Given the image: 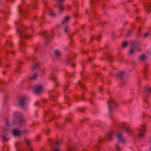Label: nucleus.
Instances as JSON below:
<instances>
[{"label":"nucleus","mask_w":151,"mask_h":151,"mask_svg":"<svg viewBox=\"0 0 151 151\" xmlns=\"http://www.w3.org/2000/svg\"><path fill=\"white\" fill-rule=\"evenodd\" d=\"M13 116L15 119L17 120V122H14L13 124H17L19 125H22L25 122L26 120L24 118L22 114L18 112H15L13 114Z\"/></svg>","instance_id":"nucleus-1"},{"label":"nucleus","mask_w":151,"mask_h":151,"mask_svg":"<svg viewBox=\"0 0 151 151\" xmlns=\"http://www.w3.org/2000/svg\"><path fill=\"white\" fill-rule=\"evenodd\" d=\"M17 31L19 34V37L20 39V41L19 42L20 51L21 52H24V50L25 47V45L24 41V37H22V33L19 30L18 28L17 29Z\"/></svg>","instance_id":"nucleus-2"},{"label":"nucleus","mask_w":151,"mask_h":151,"mask_svg":"<svg viewBox=\"0 0 151 151\" xmlns=\"http://www.w3.org/2000/svg\"><path fill=\"white\" fill-rule=\"evenodd\" d=\"M119 127L121 129H124L126 133L128 134H131L132 131V130L129 128L128 125L126 123L122 122L120 123Z\"/></svg>","instance_id":"nucleus-3"},{"label":"nucleus","mask_w":151,"mask_h":151,"mask_svg":"<svg viewBox=\"0 0 151 151\" xmlns=\"http://www.w3.org/2000/svg\"><path fill=\"white\" fill-rule=\"evenodd\" d=\"M107 103L109 108V113H111L112 111L111 107L114 105L116 106L117 104L116 102H114L113 100L111 99H109V100L107 101Z\"/></svg>","instance_id":"nucleus-4"},{"label":"nucleus","mask_w":151,"mask_h":151,"mask_svg":"<svg viewBox=\"0 0 151 151\" xmlns=\"http://www.w3.org/2000/svg\"><path fill=\"white\" fill-rule=\"evenodd\" d=\"M116 136L118 139V141L121 142L125 144V140L123 137L122 134V132H117L116 134Z\"/></svg>","instance_id":"nucleus-5"},{"label":"nucleus","mask_w":151,"mask_h":151,"mask_svg":"<svg viewBox=\"0 0 151 151\" xmlns=\"http://www.w3.org/2000/svg\"><path fill=\"white\" fill-rule=\"evenodd\" d=\"M35 88L34 92L37 94L40 93L43 90V87L40 85H37L34 87Z\"/></svg>","instance_id":"nucleus-6"},{"label":"nucleus","mask_w":151,"mask_h":151,"mask_svg":"<svg viewBox=\"0 0 151 151\" xmlns=\"http://www.w3.org/2000/svg\"><path fill=\"white\" fill-rule=\"evenodd\" d=\"M136 43L135 42H133L131 44L130 50L129 52V54L130 55L134 54L135 53V49Z\"/></svg>","instance_id":"nucleus-7"},{"label":"nucleus","mask_w":151,"mask_h":151,"mask_svg":"<svg viewBox=\"0 0 151 151\" xmlns=\"http://www.w3.org/2000/svg\"><path fill=\"white\" fill-rule=\"evenodd\" d=\"M26 98L25 97H22L20 98L18 101V104L19 106L20 107H23L26 105V104L25 101L26 100Z\"/></svg>","instance_id":"nucleus-8"},{"label":"nucleus","mask_w":151,"mask_h":151,"mask_svg":"<svg viewBox=\"0 0 151 151\" xmlns=\"http://www.w3.org/2000/svg\"><path fill=\"white\" fill-rule=\"evenodd\" d=\"M42 34L45 38V41L44 42V44L46 45L49 42V40L48 39V37L50 36V35L48 34L47 31L43 32L42 33Z\"/></svg>","instance_id":"nucleus-9"},{"label":"nucleus","mask_w":151,"mask_h":151,"mask_svg":"<svg viewBox=\"0 0 151 151\" xmlns=\"http://www.w3.org/2000/svg\"><path fill=\"white\" fill-rule=\"evenodd\" d=\"M151 3L144 5L145 10L146 12L149 13L151 11Z\"/></svg>","instance_id":"nucleus-10"},{"label":"nucleus","mask_w":151,"mask_h":151,"mask_svg":"<svg viewBox=\"0 0 151 151\" xmlns=\"http://www.w3.org/2000/svg\"><path fill=\"white\" fill-rule=\"evenodd\" d=\"M146 129L144 125H142V129H139L140 132L142 133L139 134L138 136L141 137H144V132Z\"/></svg>","instance_id":"nucleus-11"},{"label":"nucleus","mask_w":151,"mask_h":151,"mask_svg":"<svg viewBox=\"0 0 151 151\" xmlns=\"http://www.w3.org/2000/svg\"><path fill=\"white\" fill-rule=\"evenodd\" d=\"M13 135L14 136H19L22 134V132L19 131L17 129H14L12 131Z\"/></svg>","instance_id":"nucleus-12"},{"label":"nucleus","mask_w":151,"mask_h":151,"mask_svg":"<svg viewBox=\"0 0 151 151\" xmlns=\"http://www.w3.org/2000/svg\"><path fill=\"white\" fill-rule=\"evenodd\" d=\"M146 58L145 55L143 54L139 56L138 60L140 61H144L146 60Z\"/></svg>","instance_id":"nucleus-13"},{"label":"nucleus","mask_w":151,"mask_h":151,"mask_svg":"<svg viewBox=\"0 0 151 151\" xmlns=\"http://www.w3.org/2000/svg\"><path fill=\"white\" fill-rule=\"evenodd\" d=\"M151 91V89L148 87H145L144 89V93L146 96H148L149 94Z\"/></svg>","instance_id":"nucleus-14"},{"label":"nucleus","mask_w":151,"mask_h":151,"mask_svg":"<svg viewBox=\"0 0 151 151\" xmlns=\"http://www.w3.org/2000/svg\"><path fill=\"white\" fill-rule=\"evenodd\" d=\"M124 72L123 71H121L118 74V76H117L116 78L117 79L118 78V77H119L120 79L121 80H122L124 77Z\"/></svg>","instance_id":"nucleus-15"},{"label":"nucleus","mask_w":151,"mask_h":151,"mask_svg":"<svg viewBox=\"0 0 151 151\" xmlns=\"http://www.w3.org/2000/svg\"><path fill=\"white\" fill-rule=\"evenodd\" d=\"M107 136L108 140L110 141H111L113 139V132H108L107 134Z\"/></svg>","instance_id":"nucleus-16"},{"label":"nucleus","mask_w":151,"mask_h":151,"mask_svg":"<svg viewBox=\"0 0 151 151\" xmlns=\"http://www.w3.org/2000/svg\"><path fill=\"white\" fill-rule=\"evenodd\" d=\"M51 80L55 82V85L56 86H57L60 85L59 83L57 82L58 78L55 76H52L51 77Z\"/></svg>","instance_id":"nucleus-17"},{"label":"nucleus","mask_w":151,"mask_h":151,"mask_svg":"<svg viewBox=\"0 0 151 151\" xmlns=\"http://www.w3.org/2000/svg\"><path fill=\"white\" fill-rule=\"evenodd\" d=\"M93 75L95 76L96 79H97L98 77H99L102 80H103V77L102 76V75L101 74L98 73H93Z\"/></svg>","instance_id":"nucleus-18"},{"label":"nucleus","mask_w":151,"mask_h":151,"mask_svg":"<svg viewBox=\"0 0 151 151\" xmlns=\"http://www.w3.org/2000/svg\"><path fill=\"white\" fill-rule=\"evenodd\" d=\"M105 56L107 58V59L108 61L111 62L113 60V57L111 56V55H109L108 54L106 53L105 54Z\"/></svg>","instance_id":"nucleus-19"},{"label":"nucleus","mask_w":151,"mask_h":151,"mask_svg":"<svg viewBox=\"0 0 151 151\" xmlns=\"http://www.w3.org/2000/svg\"><path fill=\"white\" fill-rule=\"evenodd\" d=\"M70 17L68 16H66L64 20L62 21V23L63 24H64L65 23L67 22L70 19Z\"/></svg>","instance_id":"nucleus-20"},{"label":"nucleus","mask_w":151,"mask_h":151,"mask_svg":"<svg viewBox=\"0 0 151 151\" xmlns=\"http://www.w3.org/2000/svg\"><path fill=\"white\" fill-rule=\"evenodd\" d=\"M7 135V134H1V138L2 139V140L4 141H8L9 139L8 138H6V137Z\"/></svg>","instance_id":"nucleus-21"},{"label":"nucleus","mask_w":151,"mask_h":151,"mask_svg":"<svg viewBox=\"0 0 151 151\" xmlns=\"http://www.w3.org/2000/svg\"><path fill=\"white\" fill-rule=\"evenodd\" d=\"M62 140H60L59 141H56L55 142V145L56 146H55V145H53L52 146V148H55V147H58L59 145V144L62 143Z\"/></svg>","instance_id":"nucleus-22"},{"label":"nucleus","mask_w":151,"mask_h":151,"mask_svg":"<svg viewBox=\"0 0 151 151\" xmlns=\"http://www.w3.org/2000/svg\"><path fill=\"white\" fill-rule=\"evenodd\" d=\"M6 45H8L10 47H12L13 46V44L12 42L11 41H6V43L5 45V46H6Z\"/></svg>","instance_id":"nucleus-23"},{"label":"nucleus","mask_w":151,"mask_h":151,"mask_svg":"<svg viewBox=\"0 0 151 151\" xmlns=\"http://www.w3.org/2000/svg\"><path fill=\"white\" fill-rule=\"evenodd\" d=\"M37 75V73H35L32 76L30 77V79L32 80H35L36 78V77Z\"/></svg>","instance_id":"nucleus-24"},{"label":"nucleus","mask_w":151,"mask_h":151,"mask_svg":"<svg viewBox=\"0 0 151 151\" xmlns=\"http://www.w3.org/2000/svg\"><path fill=\"white\" fill-rule=\"evenodd\" d=\"M70 28L68 26H66L65 28V32L68 35V31H70Z\"/></svg>","instance_id":"nucleus-25"},{"label":"nucleus","mask_w":151,"mask_h":151,"mask_svg":"<svg viewBox=\"0 0 151 151\" xmlns=\"http://www.w3.org/2000/svg\"><path fill=\"white\" fill-rule=\"evenodd\" d=\"M15 72L17 73H20L21 72V68L20 67L18 66L17 68L15 69Z\"/></svg>","instance_id":"nucleus-26"},{"label":"nucleus","mask_w":151,"mask_h":151,"mask_svg":"<svg viewBox=\"0 0 151 151\" xmlns=\"http://www.w3.org/2000/svg\"><path fill=\"white\" fill-rule=\"evenodd\" d=\"M133 30H129L128 31V32L127 33V34L126 35V37H128L130 36L132 34V33L133 32Z\"/></svg>","instance_id":"nucleus-27"},{"label":"nucleus","mask_w":151,"mask_h":151,"mask_svg":"<svg viewBox=\"0 0 151 151\" xmlns=\"http://www.w3.org/2000/svg\"><path fill=\"white\" fill-rule=\"evenodd\" d=\"M144 106L145 108H147L149 106L148 101L147 100H145Z\"/></svg>","instance_id":"nucleus-28"},{"label":"nucleus","mask_w":151,"mask_h":151,"mask_svg":"<svg viewBox=\"0 0 151 151\" xmlns=\"http://www.w3.org/2000/svg\"><path fill=\"white\" fill-rule=\"evenodd\" d=\"M75 150V148L71 147H68L66 149V151H74Z\"/></svg>","instance_id":"nucleus-29"},{"label":"nucleus","mask_w":151,"mask_h":151,"mask_svg":"<svg viewBox=\"0 0 151 151\" xmlns=\"http://www.w3.org/2000/svg\"><path fill=\"white\" fill-rule=\"evenodd\" d=\"M128 45V43L127 42H123L122 47V48H125L127 47Z\"/></svg>","instance_id":"nucleus-30"},{"label":"nucleus","mask_w":151,"mask_h":151,"mask_svg":"<svg viewBox=\"0 0 151 151\" xmlns=\"http://www.w3.org/2000/svg\"><path fill=\"white\" fill-rule=\"evenodd\" d=\"M65 122H70L72 121V119L71 118L66 117L65 118Z\"/></svg>","instance_id":"nucleus-31"},{"label":"nucleus","mask_w":151,"mask_h":151,"mask_svg":"<svg viewBox=\"0 0 151 151\" xmlns=\"http://www.w3.org/2000/svg\"><path fill=\"white\" fill-rule=\"evenodd\" d=\"M39 66L38 64H34L32 67V70H35L37 68H38Z\"/></svg>","instance_id":"nucleus-32"},{"label":"nucleus","mask_w":151,"mask_h":151,"mask_svg":"<svg viewBox=\"0 0 151 151\" xmlns=\"http://www.w3.org/2000/svg\"><path fill=\"white\" fill-rule=\"evenodd\" d=\"M78 83L79 85H80V86L81 87L82 89L83 90L86 89V87L83 86V85H82L80 81H79Z\"/></svg>","instance_id":"nucleus-33"},{"label":"nucleus","mask_w":151,"mask_h":151,"mask_svg":"<svg viewBox=\"0 0 151 151\" xmlns=\"http://www.w3.org/2000/svg\"><path fill=\"white\" fill-rule=\"evenodd\" d=\"M55 55L57 56H59L60 55L61 53L59 51L56 50L55 52Z\"/></svg>","instance_id":"nucleus-34"},{"label":"nucleus","mask_w":151,"mask_h":151,"mask_svg":"<svg viewBox=\"0 0 151 151\" xmlns=\"http://www.w3.org/2000/svg\"><path fill=\"white\" fill-rule=\"evenodd\" d=\"M85 109V108H78L77 109V110L78 111H79L81 112H84Z\"/></svg>","instance_id":"nucleus-35"},{"label":"nucleus","mask_w":151,"mask_h":151,"mask_svg":"<svg viewBox=\"0 0 151 151\" xmlns=\"http://www.w3.org/2000/svg\"><path fill=\"white\" fill-rule=\"evenodd\" d=\"M24 141L26 143L27 145L28 146H30V141L29 140H28L26 139H25Z\"/></svg>","instance_id":"nucleus-36"},{"label":"nucleus","mask_w":151,"mask_h":151,"mask_svg":"<svg viewBox=\"0 0 151 151\" xmlns=\"http://www.w3.org/2000/svg\"><path fill=\"white\" fill-rule=\"evenodd\" d=\"M41 139V136L40 134L38 135L36 137V141L37 142L39 141Z\"/></svg>","instance_id":"nucleus-37"},{"label":"nucleus","mask_w":151,"mask_h":151,"mask_svg":"<svg viewBox=\"0 0 151 151\" xmlns=\"http://www.w3.org/2000/svg\"><path fill=\"white\" fill-rule=\"evenodd\" d=\"M22 7L21 6H19L18 8V11L20 14L22 12L23 10L22 9Z\"/></svg>","instance_id":"nucleus-38"},{"label":"nucleus","mask_w":151,"mask_h":151,"mask_svg":"<svg viewBox=\"0 0 151 151\" xmlns=\"http://www.w3.org/2000/svg\"><path fill=\"white\" fill-rule=\"evenodd\" d=\"M73 98L75 101H77V102L78 101V97L77 96L74 95L73 97Z\"/></svg>","instance_id":"nucleus-39"},{"label":"nucleus","mask_w":151,"mask_h":151,"mask_svg":"<svg viewBox=\"0 0 151 151\" xmlns=\"http://www.w3.org/2000/svg\"><path fill=\"white\" fill-rule=\"evenodd\" d=\"M5 52L6 53L7 56H8L9 54L10 53H11L13 54L14 53L13 51H11L6 50V51H5Z\"/></svg>","instance_id":"nucleus-40"},{"label":"nucleus","mask_w":151,"mask_h":151,"mask_svg":"<svg viewBox=\"0 0 151 151\" xmlns=\"http://www.w3.org/2000/svg\"><path fill=\"white\" fill-rule=\"evenodd\" d=\"M50 14L51 16L54 17L56 16V14L55 13L53 12V11L52 10H50Z\"/></svg>","instance_id":"nucleus-41"},{"label":"nucleus","mask_w":151,"mask_h":151,"mask_svg":"<svg viewBox=\"0 0 151 151\" xmlns=\"http://www.w3.org/2000/svg\"><path fill=\"white\" fill-rule=\"evenodd\" d=\"M59 9L60 10V12H62V11H63L64 10V8L63 6L62 5L60 4L59 6Z\"/></svg>","instance_id":"nucleus-42"},{"label":"nucleus","mask_w":151,"mask_h":151,"mask_svg":"<svg viewBox=\"0 0 151 151\" xmlns=\"http://www.w3.org/2000/svg\"><path fill=\"white\" fill-rule=\"evenodd\" d=\"M116 150L119 151H120L121 150V148L119 147V145L118 144H116Z\"/></svg>","instance_id":"nucleus-43"},{"label":"nucleus","mask_w":151,"mask_h":151,"mask_svg":"<svg viewBox=\"0 0 151 151\" xmlns=\"http://www.w3.org/2000/svg\"><path fill=\"white\" fill-rule=\"evenodd\" d=\"M101 35L100 34L99 35L97 36L96 38V40L97 41L99 42L100 41L101 38Z\"/></svg>","instance_id":"nucleus-44"},{"label":"nucleus","mask_w":151,"mask_h":151,"mask_svg":"<svg viewBox=\"0 0 151 151\" xmlns=\"http://www.w3.org/2000/svg\"><path fill=\"white\" fill-rule=\"evenodd\" d=\"M76 33V32H75L74 34H73L71 35H69V37L70 40L71 42L72 41V40H73V36H74V35Z\"/></svg>","instance_id":"nucleus-45"},{"label":"nucleus","mask_w":151,"mask_h":151,"mask_svg":"<svg viewBox=\"0 0 151 151\" xmlns=\"http://www.w3.org/2000/svg\"><path fill=\"white\" fill-rule=\"evenodd\" d=\"M72 60V58H69L67 60L66 65H68V63H70Z\"/></svg>","instance_id":"nucleus-46"},{"label":"nucleus","mask_w":151,"mask_h":151,"mask_svg":"<svg viewBox=\"0 0 151 151\" xmlns=\"http://www.w3.org/2000/svg\"><path fill=\"white\" fill-rule=\"evenodd\" d=\"M24 37L26 39H27L29 38H31L32 36H30L29 35H24Z\"/></svg>","instance_id":"nucleus-47"},{"label":"nucleus","mask_w":151,"mask_h":151,"mask_svg":"<svg viewBox=\"0 0 151 151\" xmlns=\"http://www.w3.org/2000/svg\"><path fill=\"white\" fill-rule=\"evenodd\" d=\"M84 93H83L82 94V96L80 98L81 99H82L83 101H85V99L84 97Z\"/></svg>","instance_id":"nucleus-48"},{"label":"nucleus","mask_w":151,"mask_h":151,"mask_svg":"<svg viewBox=\"0 0 151 151\" xmlns=\"http://www.w3.org/2000/svg\"><path fill=\"white\" fill-rule=\"evenodd\" d=\"M148 70V69L146 66H145L144 67V73H146L147 72Z\"/></svg>","instance_id":"nucleus-49"},{"label":"nucleus","mask_w":151,"mask_h":151,"mask_svg":"<svg viewBox=\"0 0 151 151\" xmlns=\"http://www.w3.org/2000/svg\"><path fill=\"white\" fill-rule=\"evenodd\" d=\"M69 86V85L68 84L66 85V86H65V88L64 89V91L65 92L66 90L68 89Z\"/></svg>","instance_id":"nucleus-50"},{"label":"nucleus","mask_w":151,"mask_h":151,"mask_svg":"<svg viewBox=\"0 0 151 151\" xmlns=\"http://www.w3.org/2000/svg\"><path fill=\"white\" fill-rule=\"evenodd\" d=\"M75 72H73L70 73L69 76V78H71L73 77L74 75L75 74Z\"/></svg>","instance_id":"nucleus-51"},{"label":"nucleus","mask_w":151,"mask_h":151,"mask_svg":"<svg viewBox=\"0 0 151 151\" xmlns=\"http://www.w3.org/2000/svg\"><path fill=\"white\" fill-rule=\"evenodd\" d=\"M94 59V58H89L87 60V61L88 62H90L92 60H93Z\"/></svg>","instance_id":"nucleus-52"},{"label":"nucleus","mask_w":151,"mask_h":151,"mask_svg":"<svg viewBox=\"0 0 151 151\" xmlns=\"http://www.w3.org/2000/svg\"><path fill=\"white\" fill-rule=\"evenodd\" d=\"M88 120V119H83L81 121V123H82L83 122H84Z\"/></svg>","instance_id":"nucleus-53"},{"label":"nucleus","mask_w":151,"mask_h":151,"mask_svg":"<svg viewBox=\"0 0 151 151\" xmlns=\"http://www.w3.org/2000/svg\"><path fill=\"white\" fill-rule=\"evenodd\" d=\"M95 37L93 36H91V39L90 41V42L91 43V42L93 41Z\"/></svg>","instance_id":"nucleus-54"},{"label":"nucleus","mask_w":151,"mask_h":151,"mask_svg":"<svg viewBox=\"0 0 151 151\" xmlns=\"http://www.w3.org/2000/svg\"><path fill=\"white\" fill-rule=\"evenodd\" d=\"M21 132H22V133H28L29 132V131L28 130H24L22 131Z\"/></svg>","instance_id":"nucleus-55"},{"label":"nucleus","mask_w":151,"mask_h":151,"mask_svg":"<svg viewBox=\"0 0 151 151\" xmlns=\"http://www.w3.org/2000/svg\"><path fill=\"white\" fill-rule=\"evenodd\" d=\"M106 24V22H104L103 21H102V22H100V25H104V24Z\"/></svg>","instance_id":"nucleus-56"},{"label":"nucleus","mask_w":151,"mask_h":151,"mask_svg":"<svg viewBox=\"0 0 151 151\" xmlns=\"http://www.w3.org/2000/svg\"><path fill=\"white\" fill-rule=\"evenodd\" d=\"M97 67V66L94 64H93L92 65L91 67L92 68H95Z\"/></svg>","instance_id":"nucleus-57"},{"label":"nucleus","mask_w":151,"mask_h":151,"mask_svg":"<svg viewBox=\"0 0 151 151\" xmlns=\"http://www.w3.org/2000/svg\"><path fill=\"white\" fill-rule=\"evenodd\" d=\"M32 21H37V19L36 16H35L33 18H32Z\"/></svg>","instance_id":"nucleus-58"},{"label":"nucleus","mask_w":151,"mask_h":151,"mask_svg":"<svg viewBox=\"0 0 151 151\" xmlns=\"http://www.w3.org/2000/svg\"><path fill=\"white\" fill-rule=\"evenodd\" d=\"M149 35V34L148 33H145V35H144V36L145 38L147 37H148Z\"/></svg>","instance_id":"nucleus-59"},{"label":"nucleus","mask_w":151,"mask_h":151,"mask_svg":"<svg viewBox=\"0 0 151 151\" xmlns=\"http://www.w3.org/2000/svg\"><path fill=\"white\" fill-rule=\"evenodd\" d=\"M55 2H57L58 1L60 2H62L63 1V0H54Z\"/></svg>","instance_id":"nucleus-60"},{"label":"nucleus","mask_w":151,"mask_h":151,"mask_svg":"<svg viewBox=\"0 0 151 151\" xmlns=\"http://www.w3.org/2000/svg\"><path fill=\"white\" fill-rule=\"evenodd\" d=\"M131 26H132V29H133L132 30L133 31V30L134 29H135L134 24V23H133L132 24Z\"/></svg>","instance_id":"nucleus-61"},{"label":"nucleus","mask_w":151,"mask_h":151,"mask_svg":"<svg viewBox=\"0 0 151 151\" xmlns=\"http://www.w3.org/2000/svg\"><path fill=\"white\" fill-rule=\"evenodd\" d=\"M45 6H46L47 4V1H43Z\"/></svg>","instance_id":"nucleus-62"},{"label":"nucleus","mask_w":151,"mask_h":151,"mask_svg":"<svg viewBox=\"0 0 151 151\" xmlns=\"http://www.w3.org/2000/svg\"><path fill=\"white\" fill-rule=\"evenodd\" d=\"M140 19V17H137L136 19V20L137 21H139Z\"/></svg>","instance_id":"nucleus-63"},{"label":"nucleus","mask_w":151,"mask_h":151,"mask_svg":"<svg viewBox=\"0 0 151 151\" xmlns=\"http://www.w3.org/2000/svg\"><path fill=\"white\" fill-rule=\"evenodd\" d=\"M99 89L100 91L101 92H102L103 91V87L102 86L99 87Z\"/></svg>","instance_id":"nucleus-64"}]
</instances>
